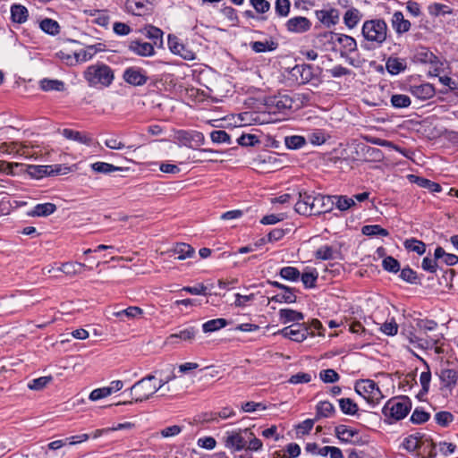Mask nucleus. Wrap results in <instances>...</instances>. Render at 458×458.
<instances>
[{
	"mask_svg": "<svg viewBox=\"0 0 458 458\" xmlns=\"http://www.w3.org/2000/svg\"><path fill=\"white\" fill-rule=\"evenodd\" d=\"M363 41L360 46L365 50H375L383 46L388 36V26L384 19L367 20L361 27Z\"/></svg>",
	"mask_w": 458,
	"mask_h": 458,
	"instance_id": "nucleus-1",
	"label": "nucleus"
},
{
	"mask_svg": "<svg viewBox=\"0 0 458 458\" xmlns=\"http://www.w3.org/2000/svg\"><path fill=\"white\" fill-rule=\"evenodd\" d=\"M83 78L91 88H108L114 80V70L104 63H97L87 67Z\"/></svg>",
	"mask_w": 458,
	"mask_h": 458,
	"instance_id": "nucleus-2",
	"label": "nucleus"
},
{
	"mask_svg": "<svg viewBox=\"0 0 458 458\" xmlns=\"http://www.w3.org/2000/svg\"><path fill=\"white\" fill-rule=\"evenodd\" d=\"M155 378L156 376L154 374H149L144 377L143 378L138 380L127 390L130 392V395L131 396L132 400L119 402L117 405H126L131 404L133 403H142L146 400H148L159 390V387L150 383Z\"/></svg>",
	"mask_w": 458,
	"mask_h": 458,
	"instance_id": "nucleus-3",
	"label": "nucleus"
},
{
	"mask_svg": "<svg viewBox=\"0 0 458 458\" xmlns=\"http://www.w3.org/2000/svg\"><path fill=\"white\" fill-rule=\"evenodd\" d=\"M411 409V401L406 395H400L389 399L382 409L386 421L391 424L404 419Z\"/></svg>",
	"mask_w": 458,
	"mask_h": 458,
	"instance_id": "nucleus-4",
	"label": "nucleus"
},
{
	"mask_svg": "<svg viewBox=\"0 0 458 458\" xmlns=\"http://www.w3.org/2000/svg\"><path fill=\"white\" fill-rule=\"evenodd\" d=\"M320 71L321 69L319 67H314L312 64H301L293 67L290 73L300 85L311 83L314 86H318L321 82V80L319 79V73L317 72Z\"/></svg>",
	"mask_w": 458,
	"mask_h": 458,
	"instance_id": "nucleus-5",
	"label": "nucleus"
},
{
	"mask_svg": "<svg viewBox=\"0 0 458 458\" xmlns=\"http://www.w3.org/2000/svg\"><path fill=\"white\" fill-rule=\"evenodd\" d=\"M355 392L373 405L378 403L384 395L377 383L371 379H360L355 383Z\"/></svg>",
	"mask_w": 458,
	"mask_h": 458,
	"instance_id": "nucleus-6",
	"label": "nucleus"
},
{
	"mask_svg": "<svg viewBox=\"0 0 458 458\" xmlns=\"http://www.w3.org/2000/svg\"><path fill=\"white\" fill-rule=\"evenodd\" d=\"M293 104L294 100L288 95H278L267 98L265 106L269 114H286Z\"/></svg>",
	"mask_w": 458,
	"mask_h": 458,
	"instance_id": "nucleus-7",
	"label": "nucleus"
},
{
	"mask_svg": "<svg viewBox=\"0 0 458 458\" xmlns=\"http://www.w3.org/2000/svg\"><path fill=\"white\" fill-rule=\"evenodd\" d=\"M335 437L345 444H352L356 445H363L367 440L360 436L359 430L352 428L346 425L341 424L335 428Z\"/></svg>",
	"mask_w": 458,
	"mask_h": 458,
	"instance_id": "nucleus-8",
	"label": "nucleus"
},
{
	"mask_svg": "<svg viewBox=\"0 0 458 458\" xmlns=\"http://www.w3.org/2000/svg\"><path fill=\"white\" fill-rule=\"evenodd\" d=\"M175 138L180 142V145L192 149L205 143L203 133L196 131L180 130L176 132Z\"/></svg>",
	"mask_w": 458,
	"mask_h": 458,
	"instance_id": "nucleus-9",
	"label": "nucleus"
},
{
	"mask_svg": "<svg viewBox=\"0 0 458 458\" xmlns=\"http://www.w3.org/2000/svg\"><path fill=\"white\" fill-rule=\"evenodd\" d=\"M413 59L417 63L430 64L434 67V74L437 76L443 66V63L428 48L420 47L416 49Z\"/></svg>",
	"mask_w": 458,
	"mask_h": 458,
	"instance_id": "nucleus-10",
	"label": "nucleus"
},
{
	"mask_svg": "<svg viewBox=\"0 0 458 458\" xmlns=\"http://www.w3.org/2000/svg\"><path fill=\"white\" fill-rule=\"evenodd\" d=\"M315 192L309 193L307 191L299 192V199L295 203V211L303 216H313L314 210Z\"/></svg>",
	"mask_w": 458,
	"mask_h": 458,
	"instance_id": "nucleus-11",
	"label": "nucleus"
},
{
	"mask_svg": "<svg viewBox=\"0 0 458 458\" xmlns=\"http://www.w3.org/2000/svg\"><path fill=\"white\" fill-rule=\"evenodd\" d=\"M123 79L131 86L140 87L147 83L148 77L143 69L131 66L123 71Z\"/></svg>",
	"mask_w": 458,
	"mask_h": 458,
	"instance_id": "nucleus-12",
	"label": "nucleus"
},
{
	"mask_svg": "<svg viewBox=\"0 0 458 458\" xmlns=\"http://www.w3.org/2000/svg\"><path fill=\"white\" fill-rule=\"evenodd\" d=\"M277 334L294 342L301 343L310 335L309 328L304 324L294 323L279 330Z\"/></svg>",
	"mask_w": 458,
	"mask_h": 458,
	"instance_id": "nucleus-13",
	"label": "nucleus"
},
{
	"mask_svg": "<svg viewBox=\"0 0 458 458\" xmlns=\"http://www.w3.org/2000/svg\"><path fill=\"white\" fill-rule=\"evenodd\" d=\"M223 440L225 445L233 451L245 449L248 443L247 437L243 430L226 432Z\"/></svg>",
	"mask_w": 458,
	"mask_h": 458,
	"instance_id": "nucleus-14",
	"label": "nucleus"
},
{
	"mask_svg": "<svg viewBox=\"0 0 458 458\" xmlns=\"http://www.w3.org/2000/svg\"><path fill=\"white\" fill-rule=\"evenodd\" d=\"M168 47L173 54L180 55L184 60L191 61L195 59V53L181 43L180 39L174 35L168 36Z\"/></svg>",
	"mask_w": 458,
	"mask_h": 458,
	"instance_id": "nucleus-15",
	"label": "nucleus"
},
{
	"mask_svg": "<svg viewBox=\"0 0 458 458\" xmlns=\"http://www.w3.org/2000/svg\"><path fill=\"white\" fill-rule=\"evenodd\" d=\"M315 15H316L317 19L326 28H328V29L336 25L340 20V13L335 8L316 10Z\"/></svg>",
	"mask_w": 458,
	"mask_h": 458,
	"instance_id": "nucleus-16",
	"label": "nucleus"
},
{
	"mask_svg": "<svg viewBox=\"0 0 458 458\" xmlns=\"http://www.w3.org/2000/svg\"><path fill=\"white\" fill-rule=\"evenodd\" d=\"M311 21L303 16H295L289 19L285 27L286 30L291 33L301 34L309 31L311 29Z\"/></svg>",
	"mask_w": 458,
	"mask_h": 458,
	"instance_id": "nucleus-17",
	"label": "nucleus"
},
{
	"mask_svg": "<svg viewBox=\"0 0 458 458\" xmlns=\"http://www.w3.org/2000/svg\"><path fill=\"white\" fill-rule=\"evenodd\" d=\"M123 386V382L121 380H114L110 383V386L94 389L90 394L89 399L91 401H98L105 398L112 394L121 390Z\"/></svg>",
	"mask_w": 458,
	"mask_h": 458,
	"instance_id": "nucleus-18",
	"label": "nucleus"
},
{
	"mask_svg": "<svg viewBox=\"0 0 458 458\" xmlns=\"http://www.w3.org/2000/svg\"><path fill=\"white\" fill-rule=\"evenodd\" d=\"M390 21L392 28L397 36H402L408 32L411 27V21L404 18V15L401 11L394 12Z\"/></svg>",
	"mask_w": 458,
	"mask_h": 458,
	"instance_id": "nucleus-19",
	"label": "nucleus"
},
{
	"mask_svg": "<svg viewBox=\"0 0 458 458\" xmlns=\"http://www.w3.org/2000/svg\"><path fill=\"white\" fill-rule=\"evenodd\" d=\"M439 379L443 385L442 388L453 390L458 382V369L442 368L438 373Z\"/></svg>",
	"mask_w": 458,
	"mask_h": 458,
	"instance_id": "nucleus-20",
	"label": "nucleus"
},
{
	"mask_svg": "<svg viewBox=\"0 0 458 458\" xmlns=\"http://www.w3.org/2000/svg\"><path fill=\"white\" fill-rule=\"evenodd\" d=\"M129 51L139 56H152L155 55L154 45L140 40H131L128 44Z\"/></svg>",
	"mask_w": 458,
	"mask_h": 458,
	"instance_id": "nucleus-21",
	"label": "nucleus"
},
{
	"mask_svg": "<svg viewBox=\"0 0 458 458\" xmlns=\"http://www.w3.org/2000/svg\"><path fill=\"white\" fill-rule=\"evenodd\" d=\"M409 92L420 100H428L435 96V88L430 83H422L420 85H411Z\"/></svg>",
	"mask_w": 458,
	"mask_h": 458,
	"instance_id": "nucleus-22",
	"label": "nucleus"
},
{
	"mask_svg": "<svg viewBox=\"0 0 458 458\" xmlns=\"http://www.w3.org/2000/svg\"><path fill=\"white\" fill-rule=\"evenodd\" d=\"M331 34L335 38V40L341 45L343 48L341 51L342 56L357 50V42L352 37L334 32H331Z\"/></svg>",
	"mask_w": 458,
	"mask_h": 458,
	"instance_id": "nucleus-23",
	"label": "nucleus"
},
{
	"mask_svg": "<svg viewBox=\"0 0 458 458\" xmlns=\"http://www.w3.org/2000/svg\"><path fill=\"white\" fill-rule=\"evenodd\" d=\"M334 205V200L331 196H323L321 194H315L314 201V216L320 215L322 213L329 212Z\"/></svg>",
	"mask_w": 458,
	"mask_h": 458,
	"instance_id": "nucleus-24",
	"label": "nucleus"
},
{
	"mask_svg": "<svg viewBox=\"0 0 458 458\" xmlns=\"http://www.w3.org/2000/svg\"><path fill=\"white\" fill-rule=\"evenodd\" d=\"M386 71L392 75H397L407 69L405 59L389 56L386 61Z\"/></svg>",
	"mask_w": 458,
	"mask_h": 458,
	"instance_id": "nucleus-25",
	"label": "nucleus"
},
{
	"mask_svg": "<svg viewBox=\"0 0 458 458\" xmlns=\"http://www.w3.org/2000/svg\"><path fill=\"white\" fill-rule=\"evenodd\" d=\"M29 17L28 9L21 4H13L11 6V20L15 23H24Z\"/></svg>",
	"mask_w": 458,
	"mask_h": 458,
	"instance_id": "nucleus-26",
	"label": "nucleus"
},
{
	"mask_svg": "<svg viewBox=\"0 0 458 458\" xmlns=\"http://www.w3.org/2000/svg\"><path fill=\"white\" fill-rule=\"evenodd\" d=\"M62 135L68 140H72L79 143L85 144L87 146H89L92 143L91 137L78 131H73L72 129H64L62 131Z\"/></svg>",
	"mask_w": 458,
	"mask_h": 458,
	"instance_id": "nucleus-27",
	"label": "nucleus"
},
{
	"mask_svg": "<svg viewBox=\"0 0 458 458\" xmlns=\"http://www.w3.org/2000/svg\"><path fill=\"white\" fill-rule=\"evenodd\" d=\"M335 406L327 401H321L316 405V420H318L321 418H330L335 413Z\"/></svg>",
	"mask_w": 458,
	"mask_h": 458,
	"instance_id": "nucleus-28",
	"label": "nucleus"
},
{
	"mask_svg": "<svg viewBox=\"0 0 458 458\" xmlns=\"http://www.w3.org/2000/svg\"><path fill=\"white\" fill-rule=\"evenodd\" d=\"M144 35L152 40L154 47H162L164 32L157 27L148 25L144 28Z\"/></svg>",
	"mask_w": 458,
	"mask_h": 458,
	"instance_id": "nucleus-29",
	"label": "nucleus"
},
{
	"mask_svg": "<svg viewBox=\"0 0 458 458\" xmlns=\"http://www.w3.org/2000/svg\"><path fill=\"white\" fill-rule=\"evenodd\" d=\"M296 292L298 291L295 288L288 287V290H284L283 293L269 298V301L279 303H294L297 300Z\"/></svg>",
	"mask_w": 458,
	"mask_h": 458,
	"instance_id": "nucleus-30",
	"label": "nucleus"
},
{
	"mask_svg": "<svg viewBox=\"0 0 458 458\" xmlns=\"http://www.w3.org/2000/svg\"><path fill=\"white\" fill-rule=\"evenodd\" d=\"M279 318L283 324H287L303 320L304 315L301 312L291 309H281L279 310Z\"/></svg>",
	"mask_w": 458,
	"mask_h": 458,
	"instance_id": "nucleus-31",
	"label": "nucleus"
},
{
	"mask_svg": "<svg viewBox=\"0 0 458 458\" xmlns=\"http://www.w3.org/2000/svg\"><path fill=\"white\" fill-rule=\"evenodd\" d=\"M362 13L357 8L348 9L344 15V22L349 29H353L361 20Z\"/></svg>",
	"mask_w": 458,
	"mask_h": 458,
	"instance_id": "nucleus-32",
	"label": "nucleus"
},
{
	"mask_svg": "<svg viewBox=\"0 0 458 458\" xmlns=\"http://www.w3.org/2000/svg\"><path fill=\"white\" fill-rule=\"evenodd\" d=\"M174 255H177V259L180 260L191 258L194 255V249L184 242L176 243L175 246L170 250Z\"/></svg>",
	"mask_w": 458,
	"mask_h": 458,
	"instance_id": "nucleus-33",
	"label": "nucleus"
},
{
	"mask_svg": "<svg viewBox=\"0 0 458 458\" xmlns=\"http://www.w3.org/2000/svg\"><path fill=\"white\" fill-rule=\"evenodd\" d=\"M56 210L54 203H43L36 205L31 211L29 212L30 216H47Z\"/></svg>",
	"mask_w": 458,
	"mask_h": 458,
	"instance_id": "nucleus-34",
	"label": "nucleus"
},
{
	"mask_svg": "<svg viewBox=\"0 0 458 458\" xmlns=\"http://www.w3.org/2000/svg\"><path fill=\"white\" fill-rule=\"evenodd\" d=\"M250 47L255 53L270 52L278 47V43L274 40L254 41L250 43Z\"/></svg>",
	"mask_w": 458,
	"mask_h": 458,
	"instance_id": "nucleus-35",
	"label": "nucleus"
},
{
	"mask_svg": "<svg viewBox=\"0 0 458 458\" xmlns=\"http://www.w3.org/2000/svg\"><path fill=\"white\" fill-rule=\"evenodd\" d=\"M147 0H127L126 8L134 15H142L147 9Z\"/></svg>",
	"mask_w": 458,
	"mask_h": 458,
	"instance_id": "nucleus-36",
	"label": "nucleus"
},
{
	"mask_svg": "<svg viewBox=\"0 0 458 458\" xmlns=\"http://www.w3.org/2000/svg\"><path fill=\"white\" fill-rule=\"evenodd\" d=\"M338 403L341 411L345 415H355L359 410L357 403L351 398H341Z\"/></svg>",
	"mask_w": 458,
	"mask_h": 458,
	"instance_id": "nucleus-37",
	"label": "nucleus"
},
{
	"mask_svg": "<svg viewBox=\"0 0 458 458\" xmlns=\"http://www.w3.org/2000/svg\"><path fill=\"white\" fill-rule=\"evenodd\" d=\"M428 13L432 16H445L453 13V9L441 3H433L428 6Z\"/></svg>",
	"mask_w": 458,
	"mask_h": 458,
	"instance_id": "nucleus-38",
	"label": "nucleus"
},
{
	"mask_svg": "<svg viewBox=\"0 0 458 458\" xmlns=\"http://www.w3.org/2000/svg\"><path fill=\"white\" fill-rule=\"evenodd\" d=\"M243 432L246 435L247 439H248V443H247L245 449L247 451H251V452L260 451L263 446L261 440L255 437V435L249 428H245L243 430Z\"/></svg>",
	"mask_w": 458,
	"mask_h": 458,
	"instance_id": "nucleus-39",
	"label": "nucleus"
},
{
	"mask_svg": "<svg viewBox=\"0 0 458 458\" xmlns=\"http://www.w3.org/2000/svg\"><path fill=\"white\" fill-rule=\"evenodd\" d=\"M331 198L334 200V205H335V207L341 211L348 210L350 208L355 205L354 199L349 198L347 196L335 195L331 196Z\"/></svg>",
	"mask_w": 458,
	"mask_h": 458,
	"instance_id": "nucleus-40",
	"label": "nucleus"
},
{
	"mask_svg": "<svg viewBox=\"0 0 458 458\" xmlns=\"http://www.w3.org/2000/svg\"><path fill=\"white\" fill-rule=\"evenodd\" d=\"M39 27L44 32L52 36H55L60 32L58 22L49 18L42 20L39 23Z\"/></svg>",
	"mask_w": 458,
	"mask_h": 458,
	"instance_id": "nucleus-41",
	"label": "nucleus"
},
{
	"mask_svg": "<svg viewBox=\"0 0 458 458\" xmlns=\"http://www.w3.org/2000/svg\"><path fill=\"white\" fill-rule=\"evenodd\" d=\"M403 245L406 250L416 252L419 255H423L426 252V244L415 238L405 240Z\"/></svg>",
	"mask_w": 458,
	"mask_h": 458,
	"instance_id": "nucleus-42",
	"label": "nucleus"
},
{
	"mask_svg": "<svg viewBox=\"0 0 458 458\" xmlns=\"http://www.w3.org/2000/svg\"><path fill=\"white\" fill-rule=\"evenodd\" d=\"M198 333V329L194 327H188L180 330L178 333L172 334L168 339H175L179 338L182 341H191L195 338L196 334Z\"/></svg>",
	"mask_w": 458,
	"mask_h": 458,
	"instance_id": "nucleus-43",
	"label": "nucleus"
},
{
	"mask_svg": "<svg viewBox=\"0 0 458 458\" xmlns=\"http://www.w3.org/2000/svg\"><path fill=\"white\" fill-rule=\"evenodd\" d=\"M40 88L44 91H63L64 89V83L59 80L43 79L39 82Z\"/></svg>",
	"mask_w": 458,
	"mask_h": 458,
	"instance_id": "nucleus-44",
	"label": "nucleus"
},
{
	"mask_svg": "<svg viewBox=\"0 0 458 458\" xmlns=\"http://www.w3.org/2000/svg\"><path fill=\"white\" fill-rule=\"evenodd\" d=\"M228 325V322L225 318H215L205 322L202 325V329L205 333L215 332L221 329Z\"/></svg>",
	"mask_w": 458,
	"mask_h": 458,
	"instance_id": "nucleus-45",
	"label": "nucleus"
},
{
	"mask_svg": "<svg viewBox=\"0 0 458 458\" xmlns=\"http://www.w3.org/2000/svg\"><path fill=\"white\" fill-rule=\"evenodd\" d=\"M409 340L410 343L416 344L420 348H428L438 343V338L429 337V339H424L414 333H410Z\"/></svg>",
	"mask_w": 458,
	"mask_h": 458,
	"instance_id": "nucleus-46",
	"label": "nucleus"
},
{
	"mask_svg": "<svg viewBox=\"0 0 458 458\" xmlns=\"http://www.w3.org/2000/svg\"><path fill=\"white\" fill-rule=\"evenodd\" d=\"M361 232L364 235H367V236H388L389 235V232L381 227L380 225H364L361 229Z\"/></svg>",
	"mask_w": 458,
	"mask_h": 458,
	"instance_id": "nucleus-47",
	"label": "nucleus"
},
{
	"mask_svg": "<svg viewBox=\"0 0 458 458\" xmlns=\"http://www.w3.org/2000/svg\"><path fill=\"white\" fill-rule=\"evenodd\" d=\"M91 168L94 172L99 174H110L115 171H122L123 168L120 166H115L112 164L106 162H96L91 165Z\"/></svg>",
	"mask_w": 458,
	"mask_h": 458,
	"instance_id": "nucleus-48",
	"label": "nucleus"
},
{
	"mask_svg": "<svg viewBox=\"0 0 458 458\" xmlns=\"http://www.w3.org/2000/svg\"><path fill=\"white\" fill-rule=\"evenodd\" d=\"M390 102L394 108H406L411 103L410 97L403 94L392 95Z\"/></svg>",
	"mask_w": 458,
	"mask_h": 458,
	"instance_id": "nucleus-49",
	"label": "nucleus"
},
{
	"mask_svg": "<svg viewBox=\"0 0 458 458\" xmlns=\"http://www.w3.org/2000/svg\"><path fill=\"white\" fill-rule=\"evenodd\" d=\"M279 275L282 278L296 282L300 279L301 273L298 268L294 267H284L280 269Z\"/></svg>",
	"mask_w": 458,
	"mask_h": 458,
	"instance_id": "nucleus-50",
	"label": "nucleus"
},
{
	"mask_svg": "<svg viewBox=\"0 0 458 458\" xmlns=\"http://www.w3.org/2000/svg\"><path fill=\"white\" fill-rule=\"evenodd\" d=\"M52 380H53L52 376L40 377L32 379L30 382H29L28 387L30 390L40 391V390L44 389Z\"/></svg>",
	"mask_w": 458,
	"mask_h": 458,
	"instance_id": "nucleus-51",
	"label": "nucleus"
},
{
	"mask_svg": "<svg viewBox=\"0 0 458 458\" xmlns=\"http://www.w3.org/2000/svg\"><path fill=\"white\" fill-rule=\"evenodd\" d=\"M284 143L289 149H298L306 144V140L302 136L293 135L285 137Z\"/></svg>",
	"mask_w": 458,
	"mask_h": 458,
	"instance_id": "nucleus-52",
	"label": "nucleus"
},
{
	"mask_svg": "<svg viewBox=\"0 0 458 458\" xmlns=\"http://www.w3.org/2000/svg\"><path fill=\"white\" fill-rule=\"evenodd\" d=\"M400 277L403 281L412 284H420V278H419L417 273L413 269H411L410 267H403L401 270Z\"/></svg>",
	"mask_w": 458,
	"mask_h": 458,
	"instance_id": "nucleus-53",
	"label": "nucleus"
},
{
	"mask_svg": "<svg viewBox=\"0 0 458 458\" xmlns=\"http://www.w3.org/2000/svg\"><path fill=\"white\" fill-rule=\"evenodd\" d=\"M415 182L419 186L428 190L430 192L435 193L440 192L442 191V187L439 183L432 182L428 179L423 177H417Z\"/></svg>",
	"mask_w": 458,
	"mask_h": 458,
	"instance_id": "nucleus-54",
	"label": "nucleus"
},
{
	"mask_svg": "<svg viewBox=\"0 0 458 458\" xmlns=\"http://www.w3.org/2000/svg\"><path fill=\"white\" fill-rule=\"evenodd\" d=\"M156 374L159 373L160 375H164L163 377L159 379L158 386L159 389H161L163 386H165L167 383L176 378V376L174 374V365H170L167 371L165 370H157L155 371Z\"/></svg>",
	"mask_w": 458,
	"mask_h": 458,
	"instance_id": "nucleus-55",
	"label": "nucleus"
},
{
	"mask_svg": "<svg viewBox=\"0 0 458 458\" xmlns=\"http://www.w3.org/2000/svg\"><path fill=\"white\" fill-rule=\"evenodd\" d=\"M86 267V265L80 262H67L64 263L62 265V267L60 268L61 271H63L66 275H75L81 272V269Z\"/></svg>",
	"mask_w": 458,
	"mask_h": 458,
	"instance_id": "nucleus-56",
	"label": "nucleus"
},
{
	"mask_svg": "<svg viewBox=\"0 0 458 458\" xmlns=\"http://www.w3.org/2000/svg\"><path fill=\"white\" fill-rule=\"evenodd\" d=\"M315 257L322 260L333 259L335 258V250L331 246L323 245L316 250Z\"/></svg>",
	"mask_w": 458,
	"mask_h": 458,
	"instance_id": "nucleus-57",
	"label": "nucleus"
},
{
	"mask_svg": "<svg viewBox=\"0 0 458 458\" xmlns=\"http://www.w3.org/2000/svg\"><path fill=\"white\" fill-rule=\"evenodd\" d=\"M318 274L316 269H313L311 272H304L301 275V279L305 288H313L316 286V281L318 279Z\"/></svg>",
	"mask_w": 458,
	"mask_h": 458,
	"instance_id": "nucleus-58",
	"label": "nucleus"
},
{
	"mask_svg": "<svg viewBox=\"0 0 458 458\" xmlns=\"http://www.w3.org/2000/svg\"><path fill=\"white\" fill-rule=\"evenodd\" d=\"M430 418V414L427 411H425L423 409L416 408L411 416V421L413 424H422L427 422Z\"/></svg>",
	"mask_w": 458,
	"mask_h": 458,
	"instance_id": "nucleus-59",
	"label": "nucleus"
},
{
	"mask_svg": "<svg viewBox=\"0 0 458 458\" xmlns=\"http://www.w3.org/2000/svg\"><path fill=\"white\" fill-rule=\"evenodd\" d=\"M143 313V310L136 306H131L120 311L114 312L113 315L116 318L126 316L127 318H137Z\"/></svg>",
	"mask_w": 458,
	"mask_h": 458,
	"instance_id": "nucleus-60",
	"label": "nucleus"
},
{
	"mask_svg": "<svg viewBox=\"0 0 458 458\" xmlns=\"http://www.w3.org/2000/svg\"><path fill=\"white\" fill-rule=\"evenodd\" d=\"M319 378L324 383H335L340 379V376L335 369H327L319 372Z\"/></svg>",
	"mask_w": 458,
	"mask_h": 458,
	"instance_id": "nucleus-61",
	"label": "nucleus"
},
{
	"mask_svg": "<svg viewBox=\"0 0 458 458\" xmlns=\"http://www.w3.org/2000/svg\"><path fill=\"white\" fill-rule=\"evenodd\" d=\"M210 138H211V140L216 144H221V143L231 144L232 143L231 137L225 131H222V130L213 131L210 133Z\"/></svg>",
	"mask_w": 458,
	"mask_h": 458,
	"instance_id": "nucleus-62",
	"label": "nucleus"
},
{
	"mask_svg": "<svg viewBox=\"0 0 458 458\" xmlns=\"http://www.w3.org/2000/svg\"><path fill=\"white\" fill-rule=\"evenodd\" d=\"M290 0H276L275 10L279 17H286L290 13Z\"/></svg>",
	"mask_w": 458,
	"mask_h": 458,
	"instance_id": "nucleus-63",
	"label": "nucleus"
},
{
	"mask_svg": "<svg viewBox=\"0 0 458 458\" xmlns=\"http://www.w3.org/2000/svg\"><path fill=\"white\" fill-rule=\"evenodd\" d=\"M382 267L386 271L397 273L400 270V263L394 258L388 256L382 261Z\"/></svg>",
	"mask_w": 458,
	"mask_h": 458,
	"instance_id": "nucleus-64",
	"label": "nucleus"
}]
</instances>
